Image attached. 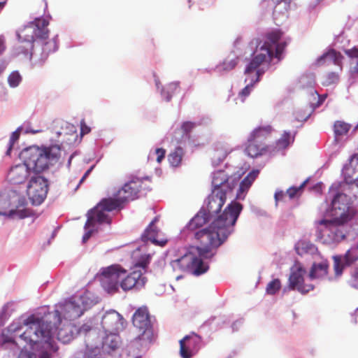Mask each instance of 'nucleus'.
Wrapping results in <instances>:
<instances>
[{"label": "nucleus", "mask_w": 358, "mask_h": 358, "mask_svg": "<svg viewBox=\"0 0 358 358\" xmlns=\"http://www.w3.org/2000/svg\"><path fill=\"white\" fill-rule=\"evenodd\" d=\"M5 50L4 40L0 37V54H1Z\"/></svg>", "instance_id": "obj_59"}, {"label": "nucleus", "mask_w": 358, "mask_h": 358, "mask_svg": "<svg viewBox=\"0 0 358 358\" xmlns=\"http://www.w3.org/2000/svg\"><path fill=\"white\" fill-rule=\"evenodd\" d=\"M21 81L22 77L18 71H13L8 76V82L12 87L18 86Z\"/></svg>", "instance_id": "obj_45"}, {"label": "nucleus", "mask_w": 358, "mask_h": 358, "mask_svg": "<svg viewBox=\"0 0 358 358\" xmlns=\"http://www.w3.org/2000/svg\"><path fill=\"white\" fill-rule=\"evenodd\" d=\"M212 185L213 187V189H218L227 194L230 192L234 187V185L229 182V178L223 171H218L213 173Z\"/></svg>", "instance_id": "obj_24"}, {"label": "nucleus", "mask_w": 358, "mask_h": 358, "mask_svg": "<svg viewBox=\"0 0 358 358\" xmlns=\"http://www.w3.org/2000/svg\"><path fill=\"white\" fill-rule=\"evenodd\" d=\"M171 266L175 270L187 271L195 275H200L208 269V266L192 252H186L180 258L172 261Z\"/></svg>", "instance_id": "obj_13"}, {"label": "nucleus", "mask_w": 358, "mask_h": 358, "mask_svg": "<svg viewBox=\"0 0 358 358\" xmlns=\"http://www.w3.org/2000/svg\"><path fill=\"white\" fill-rule=\"evenodd\" d=\"M158 217H155L153 220L150 223L148 227L145 229L141 235V240L143 242L148 241H151L153 244L161 247L164 246L167 243V239L162 238L158 239L157 236L159 231V229L155 226V223L158 222Z\"/></svg>", "instance_id": "obj_22"}, {"label": "nucleus", "mask_w": 358, "mask_h": 358, "mask_svg": "<svg viewBox=\"0 0 358 358\" xmlns=\"http://www.w3.org/2000/svg\"><path fill=\"white\" fill-rule=\"evenodd\" d=\"M227 194L220 189H213L207 198L206 205L203 209L208 212L209 215L217 217L226 201Z\"/></svg>", "instance_id": "obj_18"}, {"label": "nucleus", "mask_w": 358, "mask_h": 358, "mask_svg": "<svg viewBox=\"0 0 358 358\" xmlns=\"http://www.w3.org/2000/svg\"><path fill=\"white\" fill-rule=\"evenodd\" d=\"M329 265L327 262H322L318 264H313L311 270L310 271V278H320L327 275L328 271Z\"/></svg>", "instance_id": "obj_32"}, {"label": "nucleus", "mask_w": 358, "mask_h": 358, "mask_svg": "<svg viewBox=\"0 0 358 358\" xmlns=\"http://www.w3.org/2000/svg\"><path fill=\"white\" fill-rule=\"evenodd\" d=\"M245 82L248 83V84L239 93V95L243 98V101L246 96H248L250 94L252 88L253 87L254 85L257 83L252 82V78L248 76H246Z\"/></svg>", "instance_id": "obj_44"}, {"label": "nucleus", "mask_w": 358, "mask_h": 358, "mask_svg": "<svg viewBox=\"0 0 358 358\" xmlns=\"http://www.w3.org/2000/svg\"><path fill=\"white\" fill-rule=\"evenodd\" d=\"M38 358H52V357L51 354L48 353L46 351H43L39 355Z\"/></svg>", "instance_id": "obj_58"}, {"label": "nucleus", "mask_w": 358, "mask_h": 358, "mask_svg": "<svg viewBox=\"0 0 358 358\" xmlns=\"http://www.w3.org/2000/svg\"><path fill=\"white\" fill-rule=\"evenodd\" d=\"M283 32L278 29H272L266 32L263 36L262 43L259 48H266L271 52V56H273V51L272 50V46L275 45L282 38Z\"/></svg>", "instance_id": "obj_25"}, {"label": "nucleus", "mask_w": 358, "mask_h": 358, "mask_svg": "<svg viewBox=\"0 0 358 358\" xmlns=\"http://www.w3.org/2000/svg\"><path fill=\"white\" fill-rule=\"evenodd\" d=\"M19 137H20V131L18 130L15 131L11 134V136H10V140H9V147L6 152L7 155H10V152L12 150L13 145L19 139Z\"/></svg>", "instance_id": "obj_49"}, {"label": "nucleus", "mask_w": 358, "mask_h": 358, "mask_svg": "<svg viewBox=\"0 0 358 358\" xmlns=\"http://www.w3.org/2000/svg\"><path fill=\"white\" fill-rule=\"evenodd\" d=\"M352 172H353V169L351 166L345 167L343 171L345 179L348 183L352 182L353 181L357 180V178H358V174H357L355 173H353V174L351 175V173H352Z\"/></svg>", "instance_id": "obj_46"}, {"label": "nucleus", "mask_w": 358, "mask_h": 358, "mask_svg": "<svg viewBox=\"0 0 358 358\" xmlns=\"http://www.w3.org/2000/svg\"><path fill=\"white\" fill-rule=\"evenodd\" d=\"M242 209V204L232 201L208 227L194 234V238L200 243L196 249L201 257L208 259L213 256L212 250L221 245L234 231Z\"/></svg>", "instance_id": "obj_1"}, {"label": "nucleus", "mask_w": 358, "mask_h": 358, "mask_svg": "<svg viewBox=\"0 0 358 358\" xmlns=\"http://www.w3.org/2000/svg\"><path fill=\"white\" fill-rule=\"evenodd\" d=\"M334 270L336 276L342 275L344 268L353 265V271L349 281L350 285L358 289V250L356 248L348 250L343 256L333 257Z\"/></svg>", "instance_id": "obj_9"}, {"label": "nucleus", "mask_w": 358, "mask_h": 358, "mask_svg": "<svg viewBox=\"0 0 358 358\" xmlns=\"http://www.w3.org/2000/svg\"><path fill=\"white\" fill-rule=\"evenodd\" d=\"M289 42V39L281 42H278L275 45V51L273 52V57L278 59V61L282 59V54Z\"/></svg>", "instance_id": "obj_40"}, {"label": "nucleus", "mask_w": 358, "mask_h": 358, "mask_svg": "<svg viewBox=\"0 0 358 358\" xmlns=\"http://www.w3.org/2000/svg\"><path fill=\"white\" fill-rule=\"evenodd\" d=\"M350 196L347 194L338 193L331 202L332 216L335 218L349 222L352 217L350 213Z\"/></svg>", "instance_id": "obj_16"}, {"label": "nucleus", "mask_w": 358, "mask_h": 358, "mask_svg": "<svg viewBox=\"0 0 358 358\" xmlns=\"http://www.w3.org/2000/svg\"><path fill=\"white\" fill-rule=\"evenodd\" d=\"M287 194L286 192H284L282 190H280V191H277L275 193V195H274V197H275V202L276 203L278 202V201H285V198L287 197Z\"/></svg>", "instance_id": "obj_53"}, {"label": "nucleus", "mask_w": 358, "mask_h": 358, "mask_svg": "<svg viewBox=\"0 0 358 358\" xmlns=\"http://www.w3.org/2000/svg\"><path fill=\"white\" fill-rule=\"evenodd\" d=\"M261 43L260 38H254L250 43V45L252 48L255 46V50L253 52V57L245 69V75L252 78V82H259L260 77L265 72L264 66L265 64L268 66L273 58L268 49L259 48Z\"/></svg>", "instance_id": "obj_7"}, {"label": "nucleus", "mask_w": 358, "mask_h": 358, "mask_svg": "<svg viewBox=\"0 0 358 358\" xmlns=\"http://www.w3.org/2000/svg\"><path fill=\"white\" fill-rule=\"evenodd\" d=\"M306 270L301 266H296L292 270L289 278V286L292 289H297L301 293L305 294L313 289L312 285L303 283V275Z\"/></svg>", "instance_id": "obj_20"}, {"label": "nucleus", "mask_w": 358, "mask_h": 358, "mask_svg": "<svg viewBox=\"0 0 358 358\" xmlns=\"http://www.w3.org/2000/svg\"><path fill=\"white\" fill-rule=\"evenodd\" d=\"M202 338L195 333L185 336L179 341V354L182 358H192L201 347Z\"/></svg>", "instance_id": "obj_17"}, {"label": "nucleus", "mask_w": 358, "mask_h": 358, "mask_svg": "<svg viewBox=\"0 0 358 358\" xmlns=\"http://www.w3.org/2000/svg\"><path fill=\"white\" fill-rule=\"evenodd\" d=\"M217 152H218V150H216V152H215V154H214V157H215L216 155H217V157H219V159H221V158H222V159H224L227 157V154H228V153H227V152L224 150V151H223V152H221L220 156V155H219L218 153H217Z\"/></svg>", "instance_id": "obj_57"}, {"label": "nucleus", "mask_w": 358, "mask_h": 358, "mask_svg": "<svg viewBox=\"0 0 358 358\" xmlns=\"http://www.w3.org/2000/svg\"><path fill=\"white\" fill-rule=\"evenodd\" d=\"M91 129L89 126L87 125L85 120H82L80 121V134L81 135H85L90 132Z\"/></svg>", "instance_id": "obj_51"}, {"label": "nucleus", "mask_w": 358, "mask_h": 358, "mask_svg": "<svg viewBox=\"0 0 358 358\" xmlns=\"http://www.w3.org/2000/svg\"><path fill=\"white\" fill-rule=\"evenodd\" d=\"M155 154L157 155V162L160 163L165 157L166 150L163 148H157Z\"/></svg>", "instance_id": "obj_52"}, {"label": "nucleus", "mask_w": 358, "mask_h": 358, "mask_svg": "<svg viewBox=\"0 0 358 358\" xmlns=\"http://www.w3.org/2000/svg\"><path fill=\"white\" fill-rule=\"evenodd\" d=\"M273 131L271 125L256 127L248 135L245 144V153L252 158H257L274 151L272 146L266 145L264 140L269 137Z\"/></svg>", "instance_id": "obj_5"}, {"label": "nucleus", "mask_w": 358, "mask_h": 358, "mask_svg": "<svg viewBox=\"0 0 358 358\" xmlns=\"http://www.w3.org/2000/svg\"><path fill=\"white\" fill-rule=\"evenodd\" d=\"M238 62V57L235 54H231L221 64L216 66V70L220 73L230 71L236 66Z\"/></svg>", "instance_id": "obj_30"}, {"label": "nucleus", "mask_w": 358, "mask_h": 358, "mask_svg": "<svg viewBox=\"0 0 358 358\" xmlns=\"http://www.w3.org/2000/svg\"><path fill=\"white\" fill-rule=\"evenodd\" d=\"M92 230L87 231L83 236V242L85 243L92 236Z\"/></svg>", "instance_id": "obj_56"}, {"label": "nucleus", "mask_w": 358, "mask_h": 358, "mask_svg": "<svg viewBox=\"0 0 358 358\" xmlns=\"http://www.w3.org/2000/svg\"><path fill=\"white\" fill-rule=\"evenodd\" d=\"M343 57L334 49H329L316 60V65L322 66L329 63L340 66Z\"/></svg>", "instance_id": "obj_26"}, {"label": "nucleus", "mask_w": 358, "mask_h": 358, "mask_svg": "<svg viewBox=\"0 0 358 358\" xmlns=\"http://www.w3.org/2000/svg\"><path fill=\"white\" fill-rule=\"evenodd\" d=\"M183 156V149L181 147H177L169 155L168 160L172 166L177 167L180 165Z\"/></svg>", "instance_id": "obj_35"}, {"label": "nucleus", "mask_w": 358, "mask_h": 358, "mask_svg": "<svg viewBox=\"0 0 358 358\" xmlns=\"http://www.w3.org/2000/svg\"><path fill=\"white\" fill-rule=\"evenodd\" d=\"M178 89V85L176 83H170L162 92V95L164 99L169 101L173 96V94Z\"/></svg>", "instance_id": "obj_42"}, {"label": "nucleus", "mask_w": 358, "mask_h": 358, "mask_svg": "<svg viewBox=\"0 0 358 358\" xmlns=\"http://www.w3.org/2000/svg\"><path fill=\"white\" fill-rule=\"evenodd\" d=\"M116 332H110L103 341V346L107 347L111 350H115L118 347L119 341L117 336L115 335Z\"/></svg>", "instance_id": "obj_38"}, {"label": "nucleus", "mask_w": 358, "mask_h": 358, "mask_svg": "<svg viewBox=\"0 0 358 358\" xmlns=\"http://www.w3.org/2000/svg\"><path fill=\"white\" fill-rule=\"evenodd\" d=\"M196 127V123L193 122H184L180 128L176 130L172 141L180 143L186 139H189L190 133Z\"/></svg>", "instance_id": "obj_28"}, {"label": "nucleus", "mask_w": 358, "mask_h": 358, "mask_svg": "<svg viewBox=\"0 0 358 358\" xmlns=\"http://www.w3.org/2000/svg\"><path fill=\"white\" fill-rule=\"evenodd\" d=\"M294 141V137H292L289 132L285 131L281 137L276 141L275 146H272L273 152L286 149Z\"/></svg>", "instance_id": "obj_34"}, {"label": "nucleus", "mask_w": 358, "mask_h": 358, "mask_svg": "<svg viewBox=\"0 0 358 358\" xmlns=\"http://www.w3.org/2000/svg\"><path fill=\"white\" fill-rule=\"evenodd\" d=\"M55 314V316L59 319V317H60L59 312L58 310H56Z\"/></svg>", "instance_id": "obj_62"}, {"label": "nucleus", "mask_w": 358, "mask_h": 358, "mask_svg": "<svg viewBox=\"0 0 358 358\" xmlns=\"http://www.w3.org/2000/svg\"><path fill=\"white\" fill-rule=\"evenodd\" d=\"M61 155V147L56 144L41 148H27L20 153L23 163L10 168L7 180L13 185L23 184L30 177L31 169L36 173H41L56 164Z\"/></svg>", "instance_id": "obj_2"}, {"label": "nucleus", "mask_w": 358, "mask_h": 358, "mask_svg": "<svg viewBox=\"0 0 358 358\" xmlns=\"http://www.w3.org/2000/svg\"><path fill=\"white\" fill-rule=\"evenodd\" d=\"M22 31L18 34L19 43L15 47V54L24 55L31 59L33 56H37L38 52L35 48V36L34 33H29V36L20 37Z\"/></svg>", "instance_id": "obj_19"}, {"label": "nucleus", "mask_w": 358, "mask_h": 358, "mask_svg": "<svg viewBox=\"0 0 358 358\" xmlns=\"http://www.w3.org/2000/svg\"><path fill=\"white\" fill-rule=\"evenodd\" d=\"M213 217L209 215L203 208L200 210L196 215L189 222L187 228L189 231H195L203 227Z\"/></svg>", "instance_id": "obj_29"}, {"label": "nucleus", "mask_w": 358, "mask_h": 358, "mask_svg": "<svg viewBox=\"0 0 358 358\" xmlns=\"http://www.w3.org/2000/svg\"><path fill=\"white\" fill-rule=\"evenodd\" d=\"M150 260V255H144L135 263L134 271L122 278L120 285L123 290L127 291L133 288L141 289L145 285L146 278L143 276V273L146 272Z\"/></svg>", "instance_id": "obj_10"}, {"label": "nucleus", "mask_w": 358, "mask_h": 358, "mask_svg": "<svg viewBox=\"0 0 358 358\" xmlns=\"http://www.w3.org/2000/svg\"><path fill=\"white\" fill-rule=\"evenodd\" d=\"M357 311H358V308H357Z\"/></svg>", "instance_id": "obj_64"}, {"label": "nucleus", "mask_w": 358, "mask_h": 358, "mask_svg": "<svg viewBox=\"0 0 358 358\" xmlns=\"http://www.w3.org/2000/svg\"><path fill=\"white\" fill-rule=\"evenodd\" d=\"M6 2H0V9H2L5 5Z\"/></svg>", "instance_id": "obj_63"}, {"label": "nucleus", "mask_w": 358, "mask_h": 358, "mask_svg": "<svg viewBox=\"0 0 358 358\" xmlns=\"http://www.w3.org/2000/svg\"><path fill=\"white\" fill-rule=\"evenodd\" d=\"M259 172L258 170H252L241 182L240 185H239L238 192V196H239L241 194H243L249 189L251 185L252 184V182L255 181V180L257 178V176L259 175Z\"/></svg>", "instance_id": "obj_33"}, {"label": "nucleus", "mask_w": 358, "mask_h": 358, "mask_svg": "<svg viewBox=\"0 0 358 358\" xmlns=\"http://www.w3.org/2000/svg\"><path fill=\"white\" fill-rule=\"evenodd\" d=\"M49 22L44 18L36 19L29 25L22 30L20 37L29 36V33H34L35 36V48L38 52L36 57L41 62L46 60L49 55L58 48L57 38L48 39Z\"/></svg>", "instance_id": "obj_3"}, {"label": "nucleus", "mask_w": 358, "mask_h": 358, "mask_svg": "<svg viewBox=\"0 0 358 358\" xmlns=\"http://www.w3.org/2000/svg\"><path fill=\"white\" fill-rule=\"evenodd\" d=\"M17 358H36V356L31 352L22 350L20 351Z\"/></svg>", "instance_id": "obj_54"}, {"label": "nucleus", "mask_w": 358, "mask_h": 358, "mask_svg": "<svg viewBox=\"0 0 358 358\" xmlns=\"http://www.w3.org/2000/svg\"><path fill=\"white\" fill-rule=\"evenodd\" d=\"M5 343H14V340L11 338H6L4 339Z\"/></svg>", "instance_id": "obj_61"}, {"label": "nucleus", "mask_w": 358, "mask_h": 358, "mask_svg": "<svg viewBox=\"0 0 358 358\" xmlns=\"http://www.w3.org/2000/svg\"><path fill=\"white\" fill-rule=\"evenodd\" d=\"M75 333H78V329L73 324L69 321L62 323L59 320V327L56 328L54 334L59 341L66 343L73 338Z\"/></svg>", "instance_id": "obj_23"}, {"label": "nucleus", "mask_w": 358, "mask_h": 358, "mask_svg": "<svg viewBox=\"0 0 358 358\" xmlns=\"http://www.w3.org/2000/svg\"><path fill=\"white\" fill-rule=\"evenodd\" d=\"M345 53L348 57L350 58H358V48L354 47L351 49L345 50ZM355 70L358 71V59L355 66Z\"/></svg>", "instance_id": "obj_48"}, {"label": "nucleus", "mask_w": 358, "mask_h": 358, "mask_svg": "<svg viewBox=\"0 0 358 358\" xmlns=\"http://www.w3.org/2000/svg\"><path fill=\"white\" fill-rule=\"evenodd\" d=\"M10 202L8 196H0V215L13 216L16 211L9 210Z\"/></svg>", "instance_id": "obj_37"}, {"label": "nucleus", "mask_w": 358, "mask_h": 358, "mask_svg": "<svg viewBox=\"0 0 358 358\" xmlns=\"http://www.w3.org/2000/svg\"><path fill=\"white\" fill-rule=\"evenodd\" d=\"M18 329H19V328H18V327H15L14 326V324H11V325H10V326H9V327H8V330H9L10 331H17Z\"/></svg>", "instance_id": "obj_60"}, {"label": "nucleus", "mask_w": 358, "mask_h": 358, "mask_svg": "<svg viewBox=\"0 0 358 358\" xmlns=\"http://www.w3.org/2000/svg\"><path fill=\"white\" fill-rule=\"evenodd\" d=\"M126 273V271L119 265H113L103 268L101 273L102 286L108 292H115L118 289L120 280Z\"/></svg>", "instance_id": "obj_15"}, {"label": "nucleus", "mask_w": 358, "mask_h": 358, "mask_svg": "<svg viewBox=\"0 0 358 358\" xmlns=\"http://www.w3.org/2000/svg\"><path fill=\"white\" fill-rule=\"evenodd\" d=\"M281 288L280 280L278 278L269 282L266 287V292L269 295H274Z\"/></svg>", "instance_id": "obj_41"}, {"label": "nucleus", "mask_w": 358, "mask_h": 358, "mask_svg": "<svg viewBox=\"0 0 358 358\" xmlns=\"http://www.w3.org/2000/svg\"><path fill=\"white\" fill-rule=\"evenodd\" d=\"M64 316L70 320L78 318L84 311L83 306L80 305L76 301H68L63 306Z\"/></svg>", "instance_id": "obj_27"}, {"label": "nucleus", "mask_w": 358, "mask_h": 358, "mask_svg": "<svg viewBox=\"0 0 358 358\" xmlns=\"http://www.w3.org/2000/svg\"><path fill=\"white\" fill-rule=\"evenodd\" d=\"M27 327L26 330L20 335L29 345L44 342L50 344L52 338V327L50 323L45 322L42 318L31 315L24 322Z\"/></svg>", "instance_id": "obj_4"}, {"label": "nucleus", "mask_w": 358, "mask_h": 358, "mask_svg": "<svg viewBox=\"0 0 358 358\" xmlns=\"http://www.w3.org/2000/svg\"><path fill=\"white\" fill-rule=\"evenodd\" d=\"M77 358H103L101 354V349L98 347L87 348L83 354H78Z\"/></svg>", "instance_id": "obj_39"}, {"label": "nucleus", "mask_w": 358, "mask_h": 358, "mask_svg": "<svg viewBox=\"0 0 358 358\" xmlns=\"http://www.w3.org/2000/svg\"><path fill=\"white\" fill-rule=\"evenodd\" d=\"M298 250H302L304 252H313L315 250V247L313 244L309 242H301L299 244Z\"/></svg>", "instance_id": "obj_50"}, {"label": "nucleus", "mask_w": 358, "mask_h": 358, "mask_svg": "<svg viewBox=\"0 0 358 358\" xmlns=\"http://www.w3.org/2000/svg\"><path fill=\"white\" fill-rule=\"evenodd\" d=\"M125 321L122 316L116 311L106 313L103 317L101 324L106 331L118 332L124 328Z\"/></svg>", "instance_id": "obj_21"}, {"label": "nucleus", "mask_w": 358, "mask_h": 358, "mask_svg": "<svg viewBox=\"0 0 358 358\" xmlns=\"http://www.w3.org/2000/svg\"><path fill=\"white\" fill-rule=\"evenodd\" d=\"M120 210L118 201L114 198L103 199L93 209L87 213V220L85 224V229L94 227L95 223L108 224L111 222V217L109 213L115 210Z\"/></svg>", "instance_id": "obj_8"}, {"label": "nucleus", "mask_w": 358, "mask_h": 358, "mask_svg": "<svg viewBox=\"0 0 358 358\" xmlns=\"http://www.w3.org/2000/svg\"><path fill=\"white\" fill-rule=\"evenodd\" d=\"M48 181L41 176L30 177L27 185V194L33 205L41 204L47 196Z\"/></svg>", "instance_id": "obj_14"}, {"label": "nucleus", "mask_w": 358, "mask_h": 358, "mask_svg": "<svg viewBox=\"0 0 358 358\" xmlns=\"http://www.w3.org/2000/svg\"><path fill=\"white\" fill-rule=\"evenodd\" d=\"M306 181H304L300 186L299 187H289L286 194L289 196L290 199H294L297 194L302 191L303 187L306 185Z\"/></svg>", "instance_id": "obj_47"}, {"label": "nucleus", "mask_w": 358, "mask_h": 358, "mask_svg": "<svg viewBox=\"0 0 358 358\" xmlns=\"http://www.w3.org/2000/svg\"><path fill=\"white\" fill-rule=\"evenodd\" d=\"M348 222L334 217L316 222L317 237L324 244H334L344 240L348 234L345 224Z\"/></svg>", "instance_id": "obj_6"}, {"label": "nucleus", "mask_w": 358, "mask_h": 358, "mask_svg": "<svg viewBox=\"0 0 358 358\" xmlns=\"http://www.w3.org/2000/svg\"><path fill=\"white\" fill-rule=\"evenodd\" d=\"M134 326L138 330L136 341H142L144 343H151L153 338V329L149 311L146 307H141L134 313L132 317Z\"/></svg>", "instance_id": "obj_11"}, {"label": "nucleus", "mask_w": 358, "mask_h": 358, "mask_svg": "<svg viewBox=\"0 0 358 358\" xmlns=\"http://www.w3.org/2000/svg\"><path fill=\"white\" fill-rule=\"evenodd\" d=\"M350 129L351 125L350 124L341 120L336 121L334 124V132L336 141H337L338 137L346 135Z\"/></svg>", "instance_id": "obj_36"}, {"label": "nucleus", "mask_w": 358, "mask_h": 358, "mask_svg": "<svg viewBox=\"0 0 358 358\" xmlns=\"http://www.w3.org/2000/svg\"><path fill=\"white\" fill-rule=\"evenodd\" d=\"M295 0H278L273 9V15L275 17L280 16L287 17Z\"/></svg>", "instance_id": "obj_31"}, {"label": "nucleus", "mask_w": 358, "mask_h": 358, "mask_svg": "<svg viewBox=\"0 0 358 358\" xmlns=\"http://www.w3.org/2000/svg\"><path fill=\"white\" fill-rule=\"evenodd\" d=\"M339 80V76L335 72H330L323 76L322 85L329 86L336 83Z\"/></svg>", "instance_id": "obj_43"}, {"label": "nucleus", "mask_w": 358, "mask_h": 358, "mask_svg": "<svg viewBox=\"0 0 358 358\" xmlns=\"http://www.w3.org/2000/svg\"><path fill=\"white\" fill-rule=\"evenodd\" d=\"M150 182L149 178H134L128 182L125 183L124 186L117 192L114 200L118 201L119 206L122 208L124 203L134 200L137 198L138 194L142 189H148L145 182Z\"/></svg>", "instance_id": "obj_12"}, {"label": "nucleus", "mask_w": 358, "mask_h": 358, "mask_svg": "<svg viewBox=\"0 0 358 358\" xmlns=\"http://www.w3.org/2000/svg\"><path fill=\"white\" fill-rule=\"evenodd\" d=\"M94 167V165L92 166L88 170H87V171L85 173V174L83 175V176L80 179V184L83 183L85 181L86 178L90 174V173L93 170Z\"/></svg>", "instance_id": "obj_55"}]
</instances>
